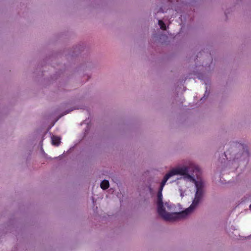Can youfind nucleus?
I'll return each mask as SVG.
<instances>
[{
	"label": "nucleus",
	"mask_w": 251,
	"mask_h": 251,
	"mask_svg": "<svg viewBox=\"0 0 251 251\" xmlns=\"http://www.w3.org/2000/svg\"><path fill=\"white\" fill-rule=\"evenodd\" d=\"M184 176L185 178H187L190 180V179L186 177L185 176ZM191 180H193L195 181V184L196 185L197 191L195 194L194 200H193L192 203L191 204V205L185 210L179 212V214H180V219L186 217L188 214H189L194 210V209L199 203L200 201L201 200L204 193V186L202 182H201V181H196L194 179L193 177L191 179Z\"/></svg>",
	"instance_id": "nucleus-2"
},
{
	"label": "nucleus",
	"mask_w": 251,
	"mask_h": 251,
	"mask_svg": "<svg viewBox=\"0 0 251 251\" xmlns=\"http://www.w3.org/2000/svg\"><path fill=\"white\" fill-rule=\"evenodd\" d=\"M60 138L56 136H52L51 137V142L52 145L58 146L60 143Z\"/></svg>",
	"instance_id": "nucleus-3"
},
{
	"label": "nucleus",
	"mask_w": 251,
	"mask_h": 251,
	"mask_svg": "<svg viewBox=\"0 0 251 251\" xmlns=\"http://www.w3.org/2000/svg\"><path fill=\"white\" fill-rule=\"evenodd\" d=\"M185 176L189 179H192V176L188 174V168L187 167H178L172 169L165 175L162 180L160 188L157 193V213L163 219L168 221H175L180 219V216L178 213H169L166 211L163 206L162 201V191L167 180L172 176L175 175Z\"/></svg>",
	"instance_id": "nucleus-1"
},
{
	"label": "nucleus",
	"mask_w": 251,
	"mask_h": 251,
	"mask_svg": "<svg viewBox=\"0 0 251 251\" xmlns=\"http://www.w3.org/2000/svg\"><path fill=\"white\" fill-rule=\"evenodd\" d=\"M158 25H159L160 28L162 30H166V27L164 23L162 20L158 21Z\"/></svg>",
	"instance_id": "nucleus-5"
},
{
	"label": "nucleus",
	"mask_w": 251,
	"mask_h": 251,
	"mask_svg": "<svg viewBox=\"0 0 251 251\" xmlns=\"http://www.w3.org/2000/svg\"><path fill=\"white\" fill-rule=\"evenodd\" d=\"M109 186V181L107 180H103L100 183V187L103 190H106Z\"/></svg>",
	"instance_id": "nucleus-4"
}]
</instances>
